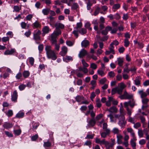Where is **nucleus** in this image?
<instances>
[{"instance_id": "nucleus-1", "label": "nucleus", "mask_w": 149, "mask_h": 149, "mask_svg": "<svg viewBox=\"0 0 149 149\" xmlns=\"http://www.w3.org/2000/svg\"><path fill=\"white\" fill-rule=\"evenodd\" d=\"M47 57L49 58H51L53 60H55L57 57L54 51L51 50V47L46 46L45 48Z\"/></svg>"}, {"instance_id": "nucleus-2", "label": "nucleus", "mask_w": 149, "mask_h": 149, "mask_svg": "<svg viewBox=\"0 0 149 149\" xmlns=\"http://www.w3.org/2000/svg\"><path fill=\"white\" fill-rule=\"evenodd\" d=\"M124 116L125 115L118 114H115L114 115L115 117L119 120L118 123L121 126H122L125 124L126 121H125Z\"/></svg>"}, {"instance_id": "nucleus-3", "label": "nucleus", "mask_w": 149, "mask_h": 149, "mask_svg": "<svg viewBox=\"0 0 149 149\" xmlns=\"http://www.w3.org/2000/svg\"><path fill=\"white\" fill-rule=\"evenodd\" d=\"M55 26L56 27V31L59 34H61V31L59 29H63L64 28V25L61 23H56L55 24Z\"/></svg>"}, {"instance_id": "nucleus-4", "label": "nucleus", "mask_w": 149, "mask_h": 149, "mask_svg": "<svg viewBox=\"0 0 149 149\" xmlns=\"http://www.w3.org/2000/svg\"><path fill=\"white\" fill-rule=\"evenodd\" d=\"M61 34H58L56 31H55L51 35V41L52 44L56 43V38L59 35Z\"/></svg>"}, {"instance_id": "nucleus-5", "label": "nucleus", "mask_w": 149, "mask_h": 149, "mask_svg": "<svg viewBox=\"0 0 149 149\" xmlns=\"http://www.w3.org/2000/svg\"><path fill=\"white\" fill-rule=\"evenodd\" d=\"M41 34V31L38 30L37 32H34L33 33V38L36 40H40V35Z\"/></svg>"}, {"instance_id": "nucleus-6", "label": "nucleus", "mask_w": 149, "mask_h": 149, "mask_svg": "<svg viewBox=\"0 0 149 149\" xmlns=\"http://www.w3.org/2000/svg\"><path fill=\"white\" fill-rule=\"evenodd\" d=\"M68 49L65 46H64L62 47V51L60 52V54L62 56H64L67 52Z\"/></svg>"}, {"instance_id": "nucleus-7", "label": "nucleus", "mask_w": 149, "mask_h": 149, "mask_svg": "<svg viewBox=\"0 0 149 149\" xmlns=\"http://www.w3.org/2000/svg\"><path fill=\"white\" fill-rule=\"evenodd\" d=\"M87 52L86 50L84 49H82L80 52L78 56L80 58H82L85 55H87Z\"/></svg>"}, {"instance_id": "nucleus-8", "label": "nucleus", "mask_w": 149, "mask_h": 149, "mask_svg": "<svg viewBox=\"0 0 149 149\" xmlns=\"http://www.w3.org/2000/svg\"><path fill=\"white\" fill-rule=\"evenodd\" d=\"M43 33H42V35H44L45 34L48 33L49 31H51L48 26H45L42 30Z\"/></svg>"}, {"instance_id": "nucleus-9", "label": "nucleus", "mask_w": 149, "mask_h": 149, "mask_svg": "<svg viewBox=\"0 0 149 149\" xmlns=\"http://www.w3.org/2000/svg\"><path fill=\"white\" fill-rule=\"evenodd\" d=\"M105 132H103L100 133L101 136L102 138H105L107 135L109 134L110 132V130L109 129H106Z\"/></svg>"}, {"instance_id": "nucleus-10", "label": "nucleus", "mask_w": 149, "mask_h": 149, "mask_svg": "<svg viewBox=\"0 0 149 149\" xmlns=\"http://www.w3.org/2000/svg\"><path fill=\"white\" fill-rule=\"evenodd\" d=\"M139 94L140 95L141 98H145L147 96V94L145 92H143V90H139L138 91Z\"/></svg>"}, {"instance_id": "nucleus-11", "label": "nucleus", "mask_w": 149, "mask_h": 149, "mask_svg": "<svg viewBox=\"0 0 149 149\" xmlns=\"http://www.w3.org/2000/svg\"><path fill=\"white\" fill-rule=\"evenodd\" d=\"M17 93L16 91H15L12 96L11 99L13 101L16 102L17 101Z\"/></svg>"}, {"instance_id": "nucleus-12", "label": "nucleus", "mask_w": 149, "mask_h": 149, "mask_svg": "<svg viewBox=\"0 0 149 149\" xmlns=\"http://www.w3.org/2000/svg\"><path fill=\"white\" fill-rule=\"evenodd\" d=\"M15 50L14 49H11L10 50L8 49L5 52L4 54L5 55L12 54L15 52Z\"/></svg>"}, {"instance_id": "nucleus-13", "label": "nucleus", "mask_w": 149, "mask_h": 149, "mask_svg": "<svg viewBox=\"0 0 149 149\" xmlns=\"http://www.w3.org/2000/svg\"><path fill=\"white\" fill-rule=\"evenodd\" d=\"M111 27L107 26L106 27L104 30L102 31V33L104 35H106L108 33V31L111 30Z\"/></svg>"}, {"instance_id": "nucleus-14", "label": "nucleus", "mask_w": 149, "mask_h": 149, "mask_svg": "<svg viewBox=\"0 0 149 149\" xmlns=\"http://www.w3.org/2000/svg\"><path fill=\"white\" fill-rule=\"evenodd\" d=\"M107 110L108 111L111 113L114 112L116 113L117 112L118 110L116 107L113 106L111 107L109 109H108Z\"/></svg>"}, {"instance_id": "nucleus-15", "label": "nucleus", "mask_w": 149, "mask_h": 149, "mask_svg": "<svg viewBox=\"0 0 149 149\" xmlns=\"http://www.w3.org/2000/svg\"><path fill=\"white\" fill-rule=\"evenodd\" d=\"M89 42L88 40H85L81 42V45L82 47H86L89 45Z\"/></svg>"}, {"instance_id": "nucleus-16", "label": "nucleus", "mask_w": 149, "mask_h": 149, "mask_svg": "<svg viewBox=\"0 0 149 149\" xmlns=\"http://www.w3.org/2000/svg\"><path fill=\"white\" fill-rule=\"evenodd\" d=\"M3 126L4 128L8 129L12 127L13 126V125L11 123H5L3 125Z\"/></svg>"}, {"instance_id": "nucleus-17", "label": "nucleus", "mask_w": 149, "mask_h": 149, "mask_svg": "<svg viewBox=\"0 0 149 149\" xmlns=\"http://www.w3.org/2000/svg\"><path fill=\"white\" fill-rule=\"evenodd\" d=\"M32 25L33 29L35 28H37L40 27V24L37 21H36L34 23H33L32 24Z\"/></svg>"}, {"instance_id": "nucleus-18", "label": "nucleus", "mask_w": 149, "mask_h": 149, "mask_svg": "<svg viewBox=\"0 0 149 149\" xmlns=\"http://www.w3.org/2000/svg\"><path fill=\"white\" fill-rule=\"evenodd\" d=\"M105 146L107 149H110L112 148L113 146V143H109L108 141H107Z\"/></svg>"}, {"instance_id": "nucleus-19", "label": "nucleus", "mask_w": 149, "mask_h": 149, "mask_svg": "<svg viewBox=\"0 0 149 149\" xmlns=\"http://www.w3.org/2000/svg\"><path fill=\"white\" fill-rule=\"evenodd\" d=\"M73 59L72 57L66 56L65 58H63V60L67 62H68L72 60Z\"/></svg>"}, {"instance_id": "nucleus-20", "label": "nucleus", "mask_w": 149, "mask_h": 149, "mask_svg": "<svg viewBox=\"0 0 149 149\" xmlns=\"http://www.w3.org/2000/svg\"><path fill=\"white\" fill-rule=\"evenodd\" d=\"M75 99L77 102H79L82 100H84V97L82 96L77 95Z\"/></svg>"}, {"instance_id": "nucleus-21", "label": "nucleus", "mask_w": 149, "mask_h": 149, "mask_svg": "<svg viewBox=\"0 0 149 149\" xmlns=\"http://www.w3.org/2000/svg\"><path fill=\"white\" fill-rule=\"evenodd\" d=\"M79 7V5L77 3H73L71 7V9L72 10H76Z\"/></svg>"}, {"instance_id": "nucleus-22", "label": "nucleus", "mask_w": 149, "mask_h": 149, "mask_svg": "<svg viewBox=\"0 0 149 149\" xmlns=\"http://www.w3.org/2000/svg\"><path fill=\"white\" fill-rule=\"evenodd\" d=\"M124 95H125V99H131L132 96L128 94L126 91L124 92Z\"/></svg>"}, {"instance_id": "nucleus-23", "label": "nucleus", "mask_w": 149, "mask_h": 149, "mask_svg": "<svg viewBox=\"0 0 149 149\" xmlns=\"http://www.w3.org/2000/svg\"><path fill=\"white\" fill-rule=\"evenodd\" d=\"M112 132L114 134H116L118 135L120 134V130L118 128L116 127L113 128V129Z\"/></svg>"}, {"instance_id": "nucleus-24", "label": "nucleus", "mask_w": 149, "mask_h": 149, "mask_svg": "<svg viewBox=\"0 0 149 149\" xmlns=\"http://www.w3.org/2000/svg\"><path fill=\"white\" fill-rule=\"evenodd\" d=\"M121 104L122 105V107H120L119 109V111L120 113V115H125V113L124 111V109L123 108V104L122 103H121Z\"/></svg>"}, {"instance_id": "nucleus-25", "label": "nucleus", "mask_w": 149, "mask_h": 149, "mask_svg": "<svg viewBox=\"0 0 149 149\" xmlns=\"http://www.w3.org/2000/svg\"><path fill=\"white\" fill-rule=\"evenodd\" d=\"M95 123L96 122L94 119H91L88 122L89 124L92 127L95 125Z\"/></svg>"}, {"instance_id": "nucleus-26", "label": "nucleus", "mask_w": 149, "mask_h": 149, "mask_svg": "<svg viewBox=\"0 0 149 149\" xmlns=\"http://www.w3.org/2000/svg\"><path fill=\"white\" fill-rule=\"evenodd\" d=\"M79 32L81 34H84L86 33V29L84 28H81L79 29Z\"/></svg>"}, {"instance_id": "nucleus-27", "label": "nucleus", "mask_w": 149, "mask_h": 149, "mask_svg": "<svg viewBox=\"0 0 149 149\" xmlns=\"http://www.w3.org/2000/svg\"><path fill=\"white\" fill-rule=\"evenodd\" d=\"M118 64L120 66H122L123 65V58H118Z\"/></svg>"}, {"instance_id": "nucleus-28", "label": "nucleus", "mask_w": 149, "mask_h": 149, "mask_svg": "<svg viewBox=\"0 0 149 149\" xmlns=\"http://www.w3.org/2000/svg\"><path fill=\"white\" fill-rule=\"evenodd\" d=\"M29 72L28 71H25L23 73V76L24 78L28 77L29 76Z\"/></svg>"}, {"instance_id": "nucleus-29", "label": "nucleus", "mask_w": 149, "mask_h": 149, "mask_svg": "<svg viewBox=\"0 0 149 149\" xmlns=\"http://www.w3.org/2000/svg\"><path fill=\"white\" fill-rule=\"evenodd\" d=\"M50 10L48 8L43 9L42 10V12L45 15H47L49 13Z\"/></svg>"}, {"instance_id": "nucleus-30", "label": "nucleus", "mask_w": 149, "mask_h": 149, "mask_svg": "<svg viewBox=\"0 0 149 149\" xmlns=\"http://www.w3.org/2000/svg\"><path fill=\"white\" fill-rule=\"evenodd\" d=\"M14 134L17 135H19L21 132V130L20 129L14 130L13 131Z\"/></svg>"}, {"instance_id": "nucleus-31", "label": "nucleus", "mask_w": 149, "mask_h": 149, "mask_svg": "<svg viewBox=\"0 0 149 149\" xmlns=\"http://www.w3.org/2000/svg\"><path fill=\"white\" fill-rule=\"evenodd\" d=\"M136 140H134V139H132L130 141V143L132 147H135L136 146V143L135 142V141H136Z\"/></svg>"}, {"instance_id": "nucleus-32", "label": "nucleus", "mask_w": 149, "mask_h": 149, "mask_svg": "<svg viewBox=\"0 0 149 149\" xmlns=\"http://www.w3.org/2000/svg\"><path fill=\"white\" fill-rule=\"evenodd\" d=\"M24 116V113L23 112L18 113L16 115V117L18 118H22Z\"/></svg>"}, {"instance_id": "nucleus-33", "label": "nucleus", "mask_w": 149, "mask_h": 149, "mask_svg": "<svg viewBox=\"0 0 149 149\" xmlns=\"http://www.w3.org/2000/svg\"><path fill=\"white\" fill-rule=\"evenodd\" d=\"M96 104L97 106L98 107H100L101 106V104L100 103V100L99 99H97L96 100Z\"/></svg>"}, {"instance_id": "nucleus-34", "label": "nucleus", "mask_w": 149, "mask_h": 149, "mask_svg": "<svg viewBox=\"0 0 149 149\" xmlns=\"http://www.w3.org/2000/svg\"><path fill=\"white\" fill-rule=\"evenodd\" d=\"M125 87V86L123 83H120L118 84V87L121 89H122V90H123Z\"/></svg>"}, {"instance_id": "nucleus-35", "label": "nucleus", "mask_w": 149, "mask_h": 149, "mask_svg": "<svg viewBox=\"0 0 149 149\" xmlns=\"http://www.w3.org/2000/svg\"><path fill=\"white\" fill-rule=\"evenodd\" d=\"M84 67H87L88 66V65L85 61L84 59H83L81 61Z\"/></svg>"}, {"instance_id": "nucleus-36", "label": "nucleus", "mask_w": 149, "mask_h": 149, "mask_svg": "<svg viewBox=\"0 0 149 149\" xmlns=\"http://www.w3.org/2000/svg\"><path fill=\"white\" fill-rule=\"evenodd\" d=\"M29 59V62L32 65H33V64L34 62V58L32 57H30Z\"/></svg>"}, {"instance_id": "nucleus-37", "label": "nucleus", "mask_w": 149, "mask_h": 149, "mask_svg": "<svg viewBox=\"0 0 149 149\" xmlns=\"http://www.w3.org/2000/svg\"><path fill=\"white\" fill-rule=\"evenodd\" d=\"M107 81V79L105 78H104L101 79L100 81V83L101 84H104Z\"/></svg>"}, {"instance_id": "nucleus-38", "label": "nucleus", "mask_w": 149, "mask_h": 149, "mask_svg": "<svg viewBox=\"0 0 149 149\" xmlns=\"http://www.w3.org/2000/svg\"><path fill=\"white\" fill-rule=\"evenodd\" d=\"M142 102L144 104H146L149 101V100L146 98H142Z\"/></svg>"}, {"instance_id": "nucleus-39", "label": "nucleus", "mask_w": 149, "mask_h": 149, "mask_svg": "<svg viewBox=\"0 0 149 149\" xmlns=\"http://www.w3.org/2000/svg\"><path fill=\"white\" fill-rule=\"evenodd\" d=\"M90 67L93 69H95L97 68V66L94 63H92L91 64Z\"/></svg>"}, {"instance_id": "nucleus-40", "label": "nucleus", "mask_w": 149, "mask_h": 149, "mask_svg": "<svg viewBox=\"0 0 149 149\" xmlns=\"http://www.w3.org/2000/svg\"><path fill=\"white\" fill-rule=\"evenodd\" d=\"M117 88V93L121 95L122 94L123 90L122 89L118 87H116Z\"/></svg>"}, {"instance_id": "nucleus-41", "label": "nucleus", "mask_w": 149, "mask_h": 149, "mask_svg": "<svg viewBox=\"0 0 149 149\" xmlns=\"http://www.w3.org/2000/svg\"><path fill=\"white\" fill-rule=\"evenodd\" d=\"M119 44L118 42L116 40H115L112 42L110 45V46H113V45H117Z\"/></svg>"}, {"instance_id": "nucleus-42", "label": "nucleus", "mask_w": 149, "mask_h": 149, "mask_svg": "<svg viewBox=\"0 0 149 149\" xmlns=\"http://www.w3.org/2000/svg\"><path fill=\"white\" fill-rule=\"evenodd\" d=\"M135 84L137 86H139L140 84V81L138 79H136L134 80Z\"/></svg>"}, {"instance_id": "nucleus-43", "label": "nucleus", "mask_w": 149, "mask_h": 149, "mask_svg": "<svg viewBox=\"0 0 149 149\" xmlns=\"http://www.w3.org/2000/svg\"><path fill=\"white\" fill-rule=\"evenodd\" d=\"M51 145V143L48 141L44 142V146L45 147H48L50 146Z\"/></svg>"}, {"instance_id": "nucleus-44", "label": "nucleus", "mask_w": 149, "mask_h": 149, "mask_svg": "<svg viewBox=\"0 0 149 149\" xmlns=\"http://www.w3.org/2000/svg\"><path fill=\"white\" fill-rule=\"evenodd\" d=\"M108 75L111 77H113L115 76V74L114 72L113 71H110L109 72Z\"/></svg>"}, {"instance_id": "nucleus-45", "label": "nucleus", "mask_w": 149, "mask_h": 149, "mask_svg": "<svg viewBox=\"0 0 149 149\" xmlns=\"http://www.w3.org/2000/svg\"><path fill=\"white\" fill-rule=\"evenodd\" d=\"M97 73L101 76H103L104 74V72L101 70H98Z\"/></svg>"}, {"instance_id": "nucleus-46", "label": "nucleus", "mask_w": 149, "mask_h": 149, "mask_svg": "<svg viewBox=\"0 0 149 149\" xmlns=\"http://www.w3.org/2000/svg\"><path fill=\"white\" fill-rule=\"evenodd\" d=\"M114 47L113 46H110V47L109 49L110 50L109 51L111 53H112V54H114L115 53L114 52V50L113 49Z\"/></svg>"}, {"instance_id": "nucleus-47", "label": "nucleus", "mask_w": 149, "mask_h": 149, "mask_svg": "<svg viewBox=\"0 0 149 149\" xmlns=\"http://www.w3.org/2000/svg\"><path fill=\"white\" fill-rule=\"evenodd\" d=\"M107 123H104L103 124L102 128L104 130V131H106V129H109L107 128Z\"/></svg>"}, {"instance_id": "nucleus-48", "label": "nucleus", "mask_w": 149, "mask_h": 149, "mask_svg": "<svg viewBox=\"0 0 149 149\" xmlns=\"http://www.w3.org/2000/svg\"><path fill=\"white\" fill-rule=\"evenodd\" d=\"M126 109L128 115L129 116H130L132 113L131 110L129 108H127Z\"/></svg>"}, {"instance_id": "nucleus-49", "label": "nucleus", "mask_w": 149, "mask_h": 149, "mask_svg": "<svg viewBox=\"0 0 149 149\" xmlns=\"http://www.w3.org/2000/svg\"><path fill=\"white\" fill-rule=\"evenodd\" d=\"M79 31V29H76V30H74L73 31V33L74 34L75 36L77 38L78 36V31Z\"/></svg>"}, {"instance_id": "nucleus-50", "label": "nucleus", "mask_w": 149, "mask_h": 149, "mask_svg": "<svg viewBox=\"0 0 149 149\" xmlns=\"http://www.w3.org/2000/svg\"><path fill=\"white\" fill-rule=\"evenodd\" d=\"M5 133L6 134L8 137H12L13 136V134L9 132L5 131Z\"/></svg>"}, {"instance_id": "nucleus-51", "label": "nucleus", "mask_w": 149, "mask_h": 149, "mask_svg": "<svg viewBox=\"0 0 149 149\" xmlns=\"http://www.w3.org/2000/svg\"><path fill=\"white\" fill-rule=\"evenodd\" d=\"M120 7V5L118 4H114L113 6V8L115 9H117Z\"/></svg>"}, {"instance_id": "nucleus-52", "label": "nucleus", "mask_w": 149, "mask_h": 149, "mask_svg": "<svg viewBox=\"0 0 149 149\" xmlns=\"http://www.w3.org/2000/svg\"><path fill=\"white\" fill-rule=\"evenodd\" d=\"M26 87V86L24 84H22L19 86V88L21 91L24 90Z\"/></svg>"}, {"instance_id": "nucleus-53", "label": "nucleus", "mask_w": 149, "mask_h": 149, "mask_svg": "<svg viewBox=\"0 0 149 149\" xmlns=\"http://www.w3.org/2000/svg\"><path fill=\"white\" fill-rule=\"evenodd\" d=\"M100 9V8L99 7H97V8L95 10L94 12V15L95 16L96 15L98 14Z\"/></svg>"}, {"instance_id": "nucleus-54", "label": "nucleus", "mask_w": 149, "mask_h": 149, "mask_svg": "<svg viewBox=\"0 0 149 149\" xmlns=\"http://www.w3.org/2000/svg\"><path fill=\"white\" fill-rule=\"evenodd\" d=\"M124 45L126 47H127L129 45V42L127 38H126L125 40Z\"/></svg>"}, {"instance_id": "nucleus-55", "label": "nucleus", "mask_w": 149, "mask_h": 149, "mask_svg": "<svg viewBox=\"0 0 149 149\" xmlns=\"http://www.w3.org/2000/svg\"><path fill=\"white\" fill-rule=\"evenodd\" d=\"M138 135L140 137H143V134L141 130H139L138 132Z\"/></svg>"}, {"instance_id": "nucleus-56", "label": "nucleus", "mask_w": 149, "mask_h": 149, "mask_svg": "<svg viewBox=\"0 0 149 149\" xmlns=\"http://www.w3.org/2000/svg\"><path fill=\"white\" fill-rule=\"evenodd\" d=\"M38 126V123H35L33 126V128H32V130H34L36 129Z\"/></svg>"}, {"instance_id": "nucleus-57", "label": "nucleus", "mask_w": 149, "mask_h": 149, "mask_svg": "<svg viewBox=\"0 0 149 149\" xmlns=\"http://www.w3.org/2000/svg\"><path fill=\"white\" fill-rule=\"evenodd\" d=\"M107 142V141H106L104 139H103L102 140H100V145L104 144L105 145Z\"/></svg>"}, {"instance_id": "nucleus-58", "label": "nucleus", "mask_w": 149, "mask_h": 149, "mask_svg": "<svg viewBox=\"0 0 149 149\" xmlns=\"http://www.w3.org/2000/svg\"><path fill=\"white\" fill-rule=\"evenodd\" d=\"M43 46L42 45H40L38 47V49L40 52H42L43 49Z\"/></svg>"}, {"instance_id": "nucleus-59", "label": "nucleus", "mask_w": 149, "mask_h": 149, "mask_svg": "<svg viewBox=\"0 0 149 149\" xmlns=\"http://www.w3.org/2000/svg\"><path fill=\"white\" fill-rule=\"evenodd\" d=\"M117 92V88L116 87L113 88L111 90V94L113 95L115 94Z\"/></svg>"}, {"instance_id": "nucleus-60", "label": "nucleus", "mask_w": 149, "mask_h": 149, "mask_svg": "<svg viewBox=\"0 0 149 149\" xmlns=\"http://www.w3.org/2000/svg\"><path fill=\"white\" fill-rule=\"evenodd\" d=\"M33 15L31 14L28 15L26 17V19L28 20H30L32 18Z\"/></svg>"}, {"instance_id": "nucleus-61", "label": "nucleus", "mask_w": 149, "mask_h": 149, "mask_svg": "<svg viewBox=\"0 0 149 149\" xmlns=\"http://www.w3.org/2000/svg\"><path fill=\"white\" fill-rule=\"evenodd\" d=\"M14 10L16 12H18L20 10L19 7L17 6H14Z\"/></svg>"}, {"instance_id": "nucleus-62", "label": "nucleus", "mask_w": 149, "mask_h": 149, "mask_svg": "<svg viewBox=\"0 0 149 149\" xmlns=\"http://www.w3.org/2000/svg\"><path fill=\"white\" fill-rule=\"evenodd\" d=\"M146 141L144 139H142L140 140L139 141V143L141 145H143L145 144L146 143Z\"/></svg>"}, {"instance_id": "nucleus-63", "label": "nucleus", "mask_w": 149, "mask_h": 149, "mask_svg": "<svg viewBox=\"0 0 149 149\" xmlns=\"http://www.w3.org/2000/svg\"><path fill=\"white\" fill-rule=\"evenodd\" d=\"M125 49L124 48L122 47L118 49V51L120 53H122L123 52Z\"/></svg>"}, {"instance_id": "nucleus-64", "label": "nucleus", "mask_w": 149, "mask_h": 149, "mask_svg": "<svg viewBox=\"0 0 149 149\" xmlns=\"http://www.w3.org/2000/svg\"><path fill=\"white\" fill-rule=\"evenodd\" d=\"M143 85L144 86H147L149 85V80H147L143 83Z\"/></svg>"}]
</instances>
